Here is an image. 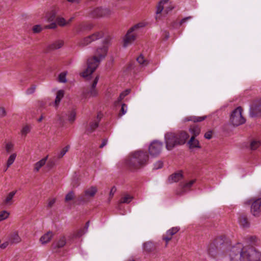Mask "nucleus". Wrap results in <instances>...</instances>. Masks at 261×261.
<instances>
[{
	"mask_svg": "<svg viewBox=\"0 0 261 261\" xmlns=\"http://www.w3.org/2000/svg\"><path fill=\"white\" fill-rule=\"evenodd\" d=\"M110 40L105 39L102 45L98 46L94 52L93 57L89 58L87 61V68L82 73L84 77L89 79L92 73L96 70L99 63L107 55Z\"/></svg>",
	"mask_w": 261,
	"mask_h": 261,
	"instance_id": "f257e3e1",
	"label": "nucleus"
},
{
	"mask_svg": "<svg viewBox=\"0 0 261 261\" xmlns=\"http://www.w3.org/2000/svg\"><path fill=\"white\" fill-rule=\"evenodd\" d=\"M189 135L186 132H181L175 134L169 132L165 135V140L167 149L170 150L177 145H182L185 143Z\"/></svg>",
	"mask_w": 261,
	"mask_h": 261,
	"instance_id": "f03ea898",
	"label": "nucleus"
},
{
	"mask_svg": "<svg viewBox=\"0 0 261 261\" xmlns=\"http://www.w3.org/2000/svg\"><path fill=\"white\" fill-rule=\"evenodd\" d=\"M148 161L146 152L137 151L134 152L127 162L128 166L132 169H137L145 166Z\"/></svg>",
	"mask_w": 261,
	"mask_h": 261,
	"instance_id": "7ed1b4c3",
	"label": "nucleus"
},
{
	"mask_svg": "<svg viewBox=\"0 0 261 261\" xmlns=\"http://www.w3.org/2000/svg\"><path fill=\"white\" fill-rule=\"evenodd\" d=\"M144 27V24L140 22L136 24L128 30L123 39V46L124 47H127L135 41L138 31Z\"/></svg>",
	"mask_w": 261,
	"mask_h": 261,
	"instance_id": "20e7f679",
	"label": "nucleus"
},
{
	"mask_svg": "<svg viewBox=\"0 0 261 261\" xmlns=\"http://www.w3.org/2000/svg\"><path fill=\"white\" fill-rule=\"evenodd\" d=\"M241 261H260L261 254L252 247L243 246Z\"/></svg>",
	"mask_w": 261,
	"mask_h": 261,
	"instance_id": "39448f33",
	"label": "nucleus"
},
{
	"mask_svg": "<svg viewBox=\"0 0 261 261\" xmlns=\"http://www.w3.org/2000/svg\"><path fill=\"white\" fill-rule=\"evenodd\" d=\"M243 246L241 243H238L231 247L227 252L230 261H241Z\"/></svg>",
	"mask_w": 261,
	"mask_h": 261,
	"instance_id": "423d86ee",
	"label": "nucleus"
},
{
	"mask_svg": "<svg viewBox=\"0 0 261 261\" xmlns=\"http://www.w3.org/2000/svg\"><path fill=\"white\" fill-rule=\"evenodd\" d=\"M226 240L224 236H220L217 237L212 243L207 246V252L212 257H215L218 248L223 244Z\"/></svg>",
	"mask_w": 261,
	"mask_h": 261,
	"instance_id": "0eeeda50",
	"label": "nucleus"
},
{
	"mask_svg": "<svg viewBox=\"0 0 261 261\" xmlns=\"http://www.w3.org/2000/svg\"><path fill=\"white\" fill-rule=\"evenodd\" d=\"M242 109L238 107L233 111L230 116V121L234 126H239L245 123V119L242 116Z\"/></svg>",
	"mask_w": 261,
	"mask_h": 261,
	"instance_id": "6e6552de",
	"label": "nucleus"
},
{
	"mask_svg": "<svg viewBox=\"0 0 261 261\" xmlns=\"http://www.w3.org/2000/svg\"><path fill=\"white\" fill-rule=\"evenodd\" d=\"M103 36V33L101 31L96 32L92 35L86 37L81 40L79 43V45L82 46H85L93 41L101 38Z\"/></svg>",
	"mask_w": 261,
	"mask_h": 261,
	"instance_id": "1a4fd4ad",
	"label": "nucleus"
},
{
	"mask_svg": "<svg viewBox=\"0 0 261 261\" xmlns=\"http://www.w3.org/2000/svg\"><path fill=\"white\" fill-rule=\"evenodd\" d=\"M195 179H192L189 181H185L181 182L178 189L176 190V193L178 195H182L190 190L191 188L195 182Z\"/></svg>",
	"mask_w": 261,
	"mask_h": 261,
	"instance_id": "9d476101",
	"label": "nucleus"
},
{
	"mask_svg": "<svg viewBox=\"0 0 261 261\" xmlns=\"http://www.w3.org/2000/svg\"><path fill=\"white\" fill-rule=\"evenodd\" d=\"M163 148V143L158 141H153L149 146L148 150L150 154L152 156H156L161 152Z\"/></svg>",
	"mask_w": 261,
	"mask_h": 261,
	"instance_id": "9b49d317",
	"label": "nucleus"
},
{
	"mask_svg": "<svg viewBox=\"0 0 261 261\" xmlns=\"http://www.w3.org/2000/svg\"><path fill=\"white\" fill-rule=\"evenodd\" d=\"M97 188L94 186H92L85 190L84 195L81 198L80 200L86 202L88 201L89 199L95 196V194L97 193Z\"/></svg>",
	"mask_w": 261,
	"mask_h": 261,
	"instance_id": "f8f14e48",
	"label": "nucleus"
},
{
	"mask_svg": "<svg viewBox=\"0 0 261 261\" xmlns=\"http://www.w3.org/2000/svg\"><path fill=\"white\" fill-rule=\"evenodd\" d=\"M93 27V25L89 22H84L79 24L75 28V32L78 33H83L85 32L91 30Z\"/></svg>",
	"mask_w": 261,
	"mask_h": 261,
	"instance_id": "ddd939ff",
	"label": "nucleus"
},
{
	"mask_svg": "<svg viewBox=\"0 0 261 261\" xmlns=\"http://www.w3.org/2000/svg\"><path fill=\"white\" fill-rule=\"evenodd\" d=\"M69 24V22H67L66 20L63 17H58L56 19V22H53L50 24L46 25V29H56L57 24L60 27H64Z\"/></svg>",
	"mask_w": 261,
	"mask_h": 261,
	"instance_id": "4468645a",
	"label": "nucleus"
},
{
	"mask_svg": "<svg viewBox=\"0 0 261 261\" xmlns=\"http://www.w3.org/2000/svg\"><path fill=\"white\" fill-rule=\"evenodd\" d=\"M238 222L240 226L244 228H248L250 226V223L248 218L245 215H242L238 219Z\"/></svg>",
	"mask_w": 261,
	"mask_h": 261,
	"instance_id": "2eb2a0df",
	"label": "nucleus"
},
{
	"mask_svg": "<svg viewBox=\"0 0 261 261\" xmlns=\"http://www.w3.org/2000/svg\"><path fill=\"white\" fill-rule=\"evenodd\" d=\"M17 191H13L9 193L3 200V204L6 206L11 205L13 203V198Z\"/></svg>",
	"mask_w": 261,
	"mask_h": 261,
	"instance_id": "dca6fc26",
	"label": "nucleus"
},
{
	"mask_svg": "<svg viewBox=\"0 0 261 261\" xmlns=\"http://www.w3.org/2000/svg\"><path fill=\"white\" fill-rule=\"evenodd\" d=\"M182 178V172L181 171H179L171 174L168 177V180L170 183L176 182L181 180Z\"/></svg>",
	"mask_w": 261,
	"mask_h": 261,
	"instance_id": "f3484780",
	"label": "nucleus"
},
{
	"mask_svg": "<svg viewBox=\"0 0 261 261\" xmlns=\"http://www.w3.org/2000/svg\"><path fill=\"white\" fill-rule=\"evenodd\" d=\"M98 80H99V76L96 75L95 77V78L92 83L90 90L88 92V94H89L90 96L94 97V96H95L97 95V91L95 88H96V86L97 85Z\"/></svg>",
	"mask_w": 261,
	"mask_h": 261,
	"instance_id": "a211bd4d",
	"label": "nucleus"
},
{
	"mask_svg": "<svg viewBox=\"0 0 261 261\" xmlns=\"http://www.w3.org/2000/svg\"><path fill=\"white\" fill-rule=\"evenodd\" d=\"M8 240H9L11 244H18L21 241V239L19 236L18 232L17 231H15L12 232L9 237Z\"/></svg>",
	"mask_w": 261,
	"mask_h": 261,
	"instance_id": "6ab92c4d",
	"label": "nucleus"
},
{
	"mask_svg": "<svg viewBox=\"0 0 261 261\" xmlns=\"http://www.w3.org/2000/svg\"><path fill=\"white\" fill-rule=\"evenodd\" d=\"M54 233L52 231H49L43 235L40 239V242L42 244L48 243L53 237Z\"/></svg>",
	"mask_w": 261,
	"mask_h": 261,
	"instance_id": "aec40b11",
	"label": "nucleus"
},
{
	"mask_svg": "<svg viewBox=\"0 0 261 261\" xmlns=\"http://www.w3.org/2000/svg\"><path fill=\"white\" fill-rule=\"evenodd\" d=\"M207 118L206 116H190L185 118V121H193L194 122H200L204 120Z\"/></svg>",
	"mask_w": 261,
	"mask_h": 261,
	"instance_id": "412c9836",
	"label": "nucleus"
},
{
	"mask_svg": "<svg viewBox=\"0 0 261 261\" xmlns=\"http://www.w3.org/2000/svg\"><path fill=\"white\" fill-rule=\"evenodd\" d=\"M48 156L42 159L34 165V171L37 172L39 171L42 167H43L46 163L47 160Z\"/></svg>",
	"mask_w": 261,
	"mask_h": 261,
	"instance_id": "4be33fe9",
	"label": "nucleus"
},
{
	"mask_svg": "<svg viewBox=\"0 0 261 261\" xmlns=\"http://www.w3.org/2000/svg\"><path fill=\"white\" fill-rule=\"evenodd\" d=\"M143 250L146 252H151L155 249L154 244L151 241H148L143 244Z\"/></svg>",
	"mask_w": 261,
	"mask_h": 261,
	"instance_id": "5701e85b",
	"label": "nucleus"
},
{
	"mask_svg": "<svg viewBox=\"0 0 261 261\" xmlns=\"http://www.w3.org/2000/svg\"><path fill=\"white\" fill-rule=\"evenodd\" d=\"M188 144L190 149L200 148L198 140L194 138V137H191L188 142Z\"/></svg>",
	"mask_w": 261,
	"mask_h": 261,
	"instance_id": "b1692460",
	"label": "nucleus"
},
{
	"mask_svg": "<svg viewBox=\"0 0 261 261\" xmlns=\"http://www.w3.org/2000/svg\"><path fill=\"white\" fill-rule=\"evenodd\" d=\"M189 132L191 135V137L195 138L198 136L200 133V128L196 125H193L189 128Z\"/></svg>",
	"mask_w": 261,
	"mask_h": 261,
	"instance_id": "393cba45",
	"label": "nucleus"
},
{
	"mask_svg": "<svg viewBox=\"0 0 261 261\" xmlns=\"http://www.w3.org/2000/svg\"><path fill=\"white\" fill-rule=\"evenodd\" d=\"M169 0H161L158 4L156 6V14H159L164 9L165 5L168 4Z\"/></svg>",
	"mask_w": 261,
	"mask_h": 261,
	"instance_id": "a878e982",
	"label": "nucleus"
},
{
	"mask_svg": "<svg viewBox=\"0 0 261 261\" xmlns=\"http://www.w3.org/2000/svg\"><path fill=\"white\" fill-rule=\"evenodd\" d=\"M64 95V90H60L57 92L55 101V103H54L55 107H58V106L60 102V101L63 97Z\"/></svg>",
	"mask_w": 261,
	"mask_h": 261,
	"instance_id": "bb28decb",
	"label": "nucleus"
},
{
	"mask_svg": "<svg viewBox=\"0 0 261 261\" xmlns=\"http://www.w3.org/2000/svg\"><path fill=\"white\" fill-rule=\"evenodd\" d=\"M66 115L67 116V119L69 123H72L75 121L76 113L74 110L69 111Z\"/></svg>",
	"mask_w": 261,
	"mask_h": 261,
	"instance_id": "cd10ccee",
	"label": "nucleus"
},
{
	"mask_svg": "<svg viewBox=\"0 0 261 261\" xmlns=\"http://www.w3.org/2000/svg\"><path fill=\"white\" fill-rule=\"evenodd\" d=\"M66 243V240L65 237H61L56 243L54 244V248H62L64 247Z\"/></svg>",
	"mask_w": 261,
	"mask_h": 261,
	"instance_id": "c85d7f7f",
	"label": "nucleus"
},
{
	"mask_svg": "<svg viewBox=\"0 0 261 261\" xmlns=\"http://www.w3.org/2000/svg\"><path fill=\"white\" fill-rule=\"evenodd\" d=\"M91 15L93 17H102V12L101 11V7L93 9L91 11Z\"/></svg>",
	"mask_w": 261,
	"mask_h": 261,
	"instance_id": "c756f323",
	"label": "nucleus"
},
{
	"mask_svg": "<svg viewBox=\"0 0 261 261\" xmlns=\"http://www.w3.org/2000/svg\"><path fill=\"white\" fill-rule=\"evenodd\" d=\"M63 45V41L61 40H58L53 43L50 46L51 49H57L60 48Z\"/></svg>",
	"mask_w": 261,
	"mask_h": 261,
	"instance_id": "7c9ffc66",
	"label": "nucleus"
},
{
	"mask_svg": "<svg viewBox=\"0 0 261 261\" xmlns=\"http://www.w3.org/2000/svg\"><path fill=\"white\" fill-rule=\"evenodd\" d=\"M56 16V13L55 11H52L51 12L47 13L45 16V19L48 22H55L54 20L55 19Z\"/></svg>",
	"mask_w": 261,
	"mask_h": 261,
	"instance_id": "2f4dec72",
	"label": "nucleus"
},
{
	"mask_svg": "<svg viewBox=\"0 0 261 261\" xmlns=\"http://www.w3.org/2000/svg\"><path fill=\"white\" fill-rule=\"evenodd\" d=\"M179 230V228L178 227H174L171 228V229L168 230L166 232V235L169 236L171 238L172 236L176 233Z\"/></svg>",
	"mask_w": 261,
	"mask_h": 261,
	"instance_id": "473e14b6",
	"label": "nucleus"
},
{
	"mask_svg": "<svg viewBox=\"0 0 261 261\" xmlns=\"http://www.w3.org/2000/svg\"><path fill=\"white\" fill-rule=\"evenodd\" d=\"M16 153H12L9 157L6 165L7 166V168H8L11 165L13 164V163L14 162L16 158Z\"/></svg>",
	"mask_w": 261,
	"mask_h": 261,
	"instance_id": "72a5a7b5",
	"label": "nucleus"
},
{
	"mask_svg": "<svg viewBox=\"0 0 261 261\" xmlns=\"http://www.w3.org/2000/svg\"><path fill=\"white\" fill-rule=\"evenodd\" d=\"M260 145V142L259 140L254 139L250 143V148L252 150L256 149Z\"/></svg>",
	"mask_w": 261,
	"mask_h": 261,
	"instance_id": "f704fd0d",
	"label": "nucleus"
},
{
	"mask_svg": "<svg viewBox=\"0 0 261 261\" xmlns=\"http://www.w3.org/2000/svg\"><path fill=\"white\" fill-rule=\"evenodd\" d=\"M133 199V196L129 195H125L121 198L120 202L122 203H129Z\"/></svg>",
	"mask_w": 261,
	"mask_h": 261,
	"instance_id": "c9c22d12",
	"label": "nucleus"
},
{
	"mask_svg": "<svg viewBox=\"0 0 261 261\" xmlns=\"http://www.w3.org/2000/svg\"><path fill=\"white\" fill-rule=\"evenodd\" d=\"M137 61L142 66H145L148 64V61L144 59L142 55H140L137 58Z\"/></svg>",
	"mask_w": 261,
	"mask_h": 261,
	"instance_id": "e433bc0d",
	"label": "nucleus"
},
{
	"mask_svg": "<svg viewBox=\"0 0 261 261\" xmlns=\"http://www.w3.org/2000/svg\"><path fill=\"white\" fill-rule=\"evenodd\" d=\"M101 11L102 12V17H106L111 15L113 11L110 8H102Z\"/></svg>",
	"mask_w": 261,
	"mask_h": 261,
	"instance_id": "4c0bfd02",
	"label": "nucleus"
},
{
	"mask_svg": "<svg viewBox=\"0 0 261 261\" xmlns=\"http://www.w3.org/2000/svg\"><path fill=\"white\" fill-rule=\"evenodd\" d=\"M98 127V122L94 121L91 123L89 128L87 129V133H91Z\"/></svg>",
	"mask_w": 261,
	"mask_h": 261,
	"instance_id": "58836bf2",
	"label": "nucleus"
},
{
	"mask_svg": "<svg viewBox=\"0 0 261 261\" xmlns=\"http://www.w3.org/2000/svg\"><path fill=\"white\" fill-rule=\"evenodd\" d=\"M253 110L256 114L261 115V100H259L253 107Z\"/></svg>",
	"mask_w": 261,
	"mask_h": 261,
	"instance_id": "ea45409f",
	"label": "nucleus"
},
{
	"mask_svg": "<svg viewBox=\"0 0 261 261\" xmlns=\"http://www.w3.org/2000/svg\"><path fill=\"white\" fill-rule=\"evenodd\" d=\"M31 126L29 125H24L21 129V134L22 136H25L31 130Z\"/></svg>",
	"mask_w": 261,
	"mask_h": 261,
	"instance_id": "a19ab883",
	"label": "nucleus"
},
{
	"mask_svg": "<svg viewBox=\"0 0 261 261\" xmlns=\"http://www.w3.org/2000/svg\"><path fill=\"white\" fill-rule=\"evenodd\" d=\"M259 240L256 236H250L248 238V242L251 245L256 244Z\"/></svg>",
	"mask_w": 261,
	"mask_h": 261,
	"instance_id": "79ce46f5",
	"label": "nucleus"
},
{
	"mask_svg": "<svg viewBox=\"0 0 261 261\" xmlns=\"http://www.w3.org/2000/svg\"><path fill=\"white\" fill-rule=\"evenodd\" d=\"M66 76V72H64L61 73L59 74V77H58L59 82L60 83H66L67 81Z\"/></svg>",
	"mask_w": 261,
	"mask_h": 261,
	"instance_id": "37998d69",
	"label": "nucleus"
},
{
	"mask_svg": "<svg viewBox=\"0 0 261 261\" xmlns=\"http://www.w3.org/2000/svg\"><path fill=\"white\" fill-rule=\"evenodd\" d=\"M69 148V146H66V147H64L58 153V158H62L66 153L68 151V149Z\"/></svg>",
	"mask_w": 261,
	"mask_h": 261,
	"instance_id": "c03bdc74",
	"label": "nucleus"
},
{
	"mask_svg": "<svg viewBox=\"0 0 261 261\" xmlns=\"http://www.w3.org/2000/svg\"><path fill=\"white\" fill-rule=\"evenodd\" d=\"M9 213L6 211H3L0 213V222L2 221L7 218H8L9 216Z\"/></svg>",
	"mask_w": 261,
	"mask_h": 261,
	"instance_id": "a18cd8bd",
	"label": "nucleus"
},
{
	"mask_svg": "<svg viewBox=\"0 0 261 261\" xmlns=\"http://www.w3.org/2000/svg\"><path fill=\"white\" fill-rule=\"evenodd\" d=\"M74 198V194L73 191H70L68 193L66 194L65 198V200L66 202L72 200Z\"/></svg>",
	"mask_w": 261,
	"mask_h": 261,
	"instance_id": "49530a36",
	"label": "nucleus"
},
{
	"mask_svg": "<svg viewBox=\"0 0 261 261\" xmlns=\"http://www.w3.org/2000/svg\"><path fill=\"white\" fill-rule=\"evenodd\" d=\"M14 147V145L11 142L7 143L5 145V149L7 153L11 152Z\"/></svg>",
	"mask_w": 261,
	"mask_h": 261,
	"instance_id": "de8ad7c7",
	"label": "nucleus"
},
{
	"mask_svg": "<svg viewBox=\"0 0 261 261\" xmlns=\"http://www.w3.org/2000/svg\"><path fill=\"white\" fill-rule=\"evenodd\" d=\"M32 30L34 33H39L42 30V28L40 25H35L33 27Z\"/></svg>",
	"mask_w": 261,
	"mask_h": 261,
	"instance_id": "09e8293b",
	"label": "nucleus"
},
{
	"mask_svg": "<svg viewBox=\"0 0 261 261\" xmlns=\"http://www.w3.org/2000/svg\"><path fill=\"white\" fill-rule=\"evenodd\" d=\"M35 89H36V86H32L27 90L26 93L27 94H33L35 92Z\"/></svg>",
	"mask_w": 261,
	"mask_h": 261,
	"instance_id": "8fccbe9b",
	"label": "nucleus"
},
{
	"mask_svg": "<svg viewBox=\"0 0 261 261\" xmlns=\"http://www.w3.org/2000/svg\"><path fill=\"white\" fill-rule=\"evenodd\" d=\"M163 163L161 161H158L154 164V169H159L163 167Z\"/></svg>",
	"mask_w": 261,
	"mask_h": 261,
	"instance_id": "3c124183",
	"label": "nucleus"
},
{
	"mask_svg": "<svg viewBox=\"0 0 261 261\" xmlns=\"http://www.w3.org/2000/svg\"><path fill=\"white\" fill-rule=\"evenodd\" d=\"M127 106L124 103L122 104L121 106V115L125 114L127 112Z\"/></svg>",
	"mask_w": 261,
	"mask_h": 261,
	"instance_id": "603ef678",
	"label": "nucleus"
},
{
	"mask_svg": "<svg viewBox=\"0 0 261 261\" xmlns=\"http://www.w3.org/2000/svg\"><path fill=\"white\" fill-rule=\"evenodd\" d=\"M171 238L169 237V236H167V235L165 234L163 236V240L166 241V245L165 247L167 246L168 242L171 240Z\"/></svg>",
	"mask_w": 261,
	"mask_h": 261,
	"instance_id": "864d4df0",
	"label": "nucleus"
},
{
	"mask_svg": "<svg viewBox=\"0 0 261 261\" xmlns=\"http://www.w3.org/2000/svg\"><path fill=\"white\" fill-rule=\"evenodd\" d=\"M9 244H10V242L9 241V240H8V241H6L5 242L3 243V244H2L1 245H0V248H2V249H5L6 248L7 246H8V245Z\"/></svg>",
	"mask_w": 261,
	"mask_h": 261,
	"instance_id": "5fc2aeb1",
	"label": "nucleus"
},
{
	"mask_svg": "<svg viewBox=\"0 0 261 261\" xmlns=\"http://www.w3.org/2000/svg\"><path fill=\"white\" fill-rule=\"evenodd\" d=\"M212 131L210 130L206 132L204 135V137L207 139H210L212 138Z\"/></svg>",
	"mask_w": 261,
	"mask_h": 261,
	"instance_id": "6e6d98bb",
	"label": "nucleus"
},
{
	"mask_svg": "<svg viewBox=\"0 0 261 261\" xmlns=\"http://www.w3.org/2000/svg\"><path fill=\"white\" fill-rule=\"evenodd\" d=\"M56 199L55 198L50 199L48 202V206L49 207H51L55 203Z\"/></svg>",
	"mask_w": 261,
	"mask_h": 261,
	"instance_id": "4d7b16f0",
	"label": "nucleus"
},
{
	"mask_svg": "<svg viewBox=\"0 0 261 261\" xmlns=\"http://www.w3.org/2000/svg\"><path fill=\"white\" fill-rule=\"evenodd\" d=\"M116 191V187H113L111 190L110 192V196L111 197H112Z\"/></svg>",
	"mask_w": 261,
	"mask_h": 261,
	"instance_id": "13d9d810",
	"label": "nucleus"
},
{
	"mask_svg": "<svg viewBox=\"0 0 261 261\" xmlns=\"http://www.w3.org/2000/svg\"><path fill=\"white\" fill-rule=\"evenodd\" d=\"M6 111L4 108H0V117H4L6 115Z\"/></svg>",
	"mask_w": 261,
	"mask_h": 261,
	"instance_id": "bf43d9fd",
	"label": "nucleus"
},
{
	"mask_svg": "<svg viewBox=\"0 0 261 261\" xmlns=\"http://www.w3.org/2000/svg\"><path fill=\"white\" fill-rule=\"evenodd\" d=\"M191 18H192L191 16H188V17H185V18L182 19L180 21V24H181L186 22L188 20L191 19Z\"/></svg>",
	"mask_w": 261,
	"mask_h": 261,
	"instance_id": "052dcab7",
	"label": "nucleus"
},
{
	"mask_svg": "<svg viewBox=\"0 0 261 261\" xmlns=\"http://www.w3.org/2000/svg\"><path fill=\"white\" fill-rule=\"evenodd\" d=\"M125 97V95H124V93H121L118 98V102L121 101Z\"/></svg>",
	"mask_w": 261,
	"mask_h": 261,
	"instance_id": "680f3d73",
	"label": "nucleus"
},
{
	"mask_svg": "<svg viewBox=\"0 0 261 261\" xmlns=\"http://www.w3.org/2000/svg\"><path fill=\"white\" fill-rule=\"evenodd\" d=\"M107 144V140H103L101 144L100 145V148H102L103 147L105 146L106 145V144Z\"/></svg>",
	"mask_w": 261,
	"mask_h": 261,
	"instance_id": "e2e57ef3",
	"label": "nucleus"
},
{
	"mask_svg": "<svg viewBox=\"0 0 261 261\" xmlns=\"http://www.w3.org/2000/svg\"><path fill=\"white\" fill-rule=\"evenodd\" d=\"M85 232H84L83 230H80L79 232H78L77 234V237H81L82 236Z\"/></svg>",
	"mask_w": 261,
	"mask_h": 261,
	"instance_id": "0e129e2a",
	"label": "nucleus"
},
{
	"mask_svg": "<svg viewBox=\"0 0 261 261\" xmlns=\"http://www.w3.org/2000/svg\"><path fill=\"white\" fill-rule=\"evenodd\" d=\"M129 92H130V90L127 89L125 91H124V92H123L122 93H124V95H125V96L127 95H128L129 93Z\"/></svg>",
	"mask_w": 261,
	"mask_h": 261,
	"instance_id": "69168bd1",
	"label": "nucleus"
},
{
	"mask_svg": "<svg viewBox=\"0 0 261 261\" xmlns=\"http://www.w3.org/2000/svg\"><path fill=\"white\" fill-rule=\"evenodd\" d=\"M57 118H58V120L59 121H60L61 123H62V117L60 115H58L57 116Z\"/></svg>",
	"mask_w": 261,
	"mask_h": 261,
	"instance_id": "338daca9",
	"label": "nucleus"
},
{
	"mask_svg": "<svg viewBox=\"0 0 261 261\" xmlns=\"http://www.w3.org/2000/svg\"><path fill=\"white\" fill-rule=\"evenodd\" d=\"M68 2H71V3H79V0H67Z\"/></svg>",
	"mask_w": 261,
	"mask_h": 261,
	"instance_id": "774afa93",
	"label": "nucleus"
}]
</instances>
